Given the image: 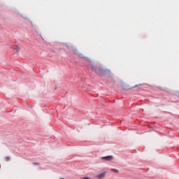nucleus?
Masks as SVG:
<instances>
[{
	"label": "nucleus",
	"instance_id": "f257e3e1",
	"mask_svg": "<svg viewBox=\"0 0 179 179\" xmlns=\"http://www.w3.org/2000/svg\"><path fill=\"white\" fill-rule=\"evenodd\" d=\"M91 69L93 72H96V73H99L100 75H104L107 72V70L103 69L101 67H97L96 65H91Z\"/></svg>",
	"mask_w": 179,
	"mask_h": 179
},
{
	"label": "nucleus",
	"instance_id": "0eeeda50",
	"mask_svg": "<svg viewBox=\"0 0 179 179\" xmlns=\"http://www.w3.org/2000/svg\"><path fill=\"white\" fill-rule=\"evenodd\" d=\"M17 51H19V48L18 47H17Z\"/></svg>",
	"mask_w": 179,
	"mask_h": 179
},
{
	"label": "nucleus",
	"instance_id": "423d86ee",
	"mask_svg": "<svg viewBox=\"0 0 179 179\" xmlns=\"http://www.w3.org/2000/svg\"><path fill=\"white\" fill-rule=\"evenodd\" d=\"M80 179H90V178H89V177H84V178H81Z\"/></svg>",
	"mask_w": 179,
	"mask_h": 179
},
{
	"label": "nucleus",
	"instance_id": "7ed1b4c3",
	"mask_svg": "<svg viewBox=\"0 0 179 179\" xmlns=\"http://www.w3.org/2000/svg\"><path fill=\"white\" fill-rule=\"evenodd\" d=\"M104 177H106V172H103L97 176L98 179H102L104 178Z\"/></svg>",
	"mask_w": 179,
	"mask_h": 179
},
{
	"label": "nucleus",
	"instance_id": "f03ea898",
	"mask_svg": "<svg viewBox=\"0 0 179 179\" xmlns=\"http://www.w3.org/2000/svg\"><path fill=\"white\" fill-rule=\"evenodd\" d=\"M103 160H106V162H110L113 160V157L111 155L107 156V157H102Z\"/></svg>",
	"mask_w": 179,
	"mask_h": 179
},
{
	"label": "nucleus",
	"instance_id": "39448f33",
	"mask_svg": "<svg viewBox=\"0 0 179 179\" xmlns=\"http://www.w3.org/2000/svg\"><path fill=\"white\" fill-rule=\"evenodd\" d=\"M138 86H142V84L136 85L133 87H138Z\"/></svg>",
	"mask_w": 179,
	"mask_h": 179
},
{
	"label": "nucleus",
	"instance_id": "20e7f679",
	"mask_svg": "<svg viewBox=\"0 0 179 179\" xmlns=\"http://www.w3.org/2000/svg\"><path fill=\"white\" fill-rule=\"evenodd\" d=\"M110 170H111V171H113V173H118V170H117V169H112Z\"/></svg>",
	"mask_w": 179,
	"mask_h": 179
}]
</instances>
